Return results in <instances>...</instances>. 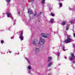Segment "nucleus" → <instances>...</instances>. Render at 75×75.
Wrapping results in <instances>:
<instances>
[{
  "label": "nucleus",
  "mask_w": 75,
  "mask_h": 75,
  "mask_svg": "<svg viewBox=\"0 0 75 75\" xmlns=\"http://www.w3.org/2000/svg\"><path fill=\"white\" fill-rule=\"evenodd\" d=\"M38 40L34 39L32 41V43L34 45L40 46V45H43L45 43V40L43 38H40L39 39V42L38 43Z\"/></svg>",
  "instance_id": "f257e3e1"
},
{
  "label": "nucleus",
  "mask_w": 75,
  "mask_h": 75,
  "mask_svg": "<svg viewBox=\"0 0 75 75\" xmlns=\"http://www.w3.org/2000/svg\"><path fill=\"white\" fill-rule=\"evenodd\" d=\"M72 41V39L71 38V36L69 35L67 36V39L65 40V42L66 43H69Z\"/></svg>",
  "instance_id": "f03ea898"
},
{
  "label": "nucleus",
  "mask_w": 75,
  "mask_h": 75,
  "mask_svg": "<svg viewBox=\"0 0 75 75\" xmlns=\"http://www.w3.org/2000/svg\"><path fill=\"white\" fill-rule=\"evenodd\" d=\"M69 59L70 60H75V56L73 54H71V56L69 57Z\"/></svg>",
  "instance_id": "7ed1b4c3"
},
{
  "label": "nucleus",
  "mask_w": 75,
  "mask_h": 75,
  "mask_svg": "<svg viewBox=\"0 0 75 75\" xmlns=\"http://www.w3.org/2000/svg\"><path fill=\"white\" fill-rule=\"evenodd\" d=\"M41 35L42 37H44V38H48V34H47L42 33H41Z\"/></svg>",
  "instance_id": "20e7f679"
},
{
  "label": "nucleus",
  "mask_w": 75,
  "mask_h": 75,
  "mask_svg": "<svg viewBox=\"0 0 75 75\" xmlns=\"http://www.w3.org/2000/svg\"><path fill=\"white\" fill-rule=\"evenodd\" d=\"M23 32L22 31H21V33L19 36V38L21 40H23V38H24V37L23 35Z\"/></svg>",
  "instance_id": "39448f33"
},
{
  "label": "nucleus",
  "mask_w": 75,
  "mask_h": 75,
  "mask_svg": "<svg viewBox=\"0 0 75 75\" xmlns=\"http://www.w3.org/2000/svg\"><path fill=\"white\" fill-rule=\"evenodd\" d=\"M40 51V49L38 47L35 48V49L34 50V51L35 53H38V52H39Z\"/></svg>",
  "instance_id": "423d86ee"
},
{
  "label": "nucleus",
  "mask_w": 75,
  "mask_h": 75,
  "mask_svg": "<svg viewBox=\"0 0 75 75\" xmlns=\"http://www.w3.org/2000/svg\"><path fill=\"white\" fill-rule=\"evenodd\" d=\"M6 15H7L8 17H11V18L13 19V17H12L11 14V13H7Z\"/></svg>",
  "instance_id": "0eeeda50"
},
{
  "label": "nucleus",
  "mask_w": 75,
  "mask_h": 75,
  "mask_svg": "<svg viewBox=\"0 0 75 75\" xmlns=\"http://www.w3.org/2000/svg\"><path fill=\"white\" fill-rule=\"evenodd\" d=\"M28 13L29 14H33V12H32V11L30 9H28Z\"/></svg>",
  "instance_id": "6e6552de"
},
{
  "label": "nucleus",
  "mask_w": 75,
  "mask_h": 75,
  "mask_svg": "<svg viewBox=\"0 0 75 75\" xmlns=\"http://www.w3.org/2000/svg\"><path fill=\"white\" fill-rule=\"evenodd\" d=\"M53 64V63L52 62H49V64H48V67H51V65H52Z\"/></svg>",
  "instance_id": "1a4fd4ad"
},
{
  "label": "nucleus",
  "mask_w": 75,
  "mask_h": 75,
  "mask_svg": "<svg viewBox=\"0 0 75 75\" xmlns=\"http://www.w3.org/2000/svg\"><path fill=\"white\" fill-rule=\"evenodd\" d=\"M37 17V14L36 12H35V13H34V16H33V18H35V17Z\"/></svg>",
  "instance_id": "9d476101"
},
{
  "label": "nucleus",
  "mask_w": 75,
  "mask_h": 75,
  "mask_svg": "<svg viewBox=\"0 0 75 75\" xmlns=\"http://www.w3.org/2000/svg\"><path fill=\"white\" fill-rule=\"evenodd\" d=\"M66 23H67V21H63L62 22V24L63 25H65Z\"/></svg>",
  "instance_id": "9b49d317"
},
{
  "label": "nucleus",
  "mask_w": 75,
  "mask_h": 75,
  "mask_svg": "<svg viewBox=\"0 0 75 75\" xmlns=\"http://www.w3.org/2000/svg\"><path fill=\"white\" fill-rule=\"evenodd\" d=\"M52 59V57H48V61H50Z\"/></svg>",
  "instance_id": "f8f14e48"
},
{
  "label": "nucleus",
  "mask_w": 75,
  "mask_h": 75,
  "mask_svg": "<svg viewBox=\"0 0 75 75\" xmlns=\"http://www.w3.org/2000/svg\"><path fill=\"white\" fill-rule=\"evenodd\" d=\"M50 23H54V19H51L50 21Z\"/></svg>",
  "instance_id": "ddd939ff"
},
{
  "label": "nucleus",
  "mask_w": 75,
  "mask_h": 75,
  "mask_svg": "<svg viewBox=\"0 0 75 75\" xmlns=\"http://www.w3.org/2000/svg\"><path fill=\"white\" fill-rule=\"evenodd\" d=\"M41 3L43 4H44L45 3V0H42L41 1Z\"/></svg>",
  "instance_id": "4468645a"
},
{
  "label": "nucleus",
  "mask_w": 75,
  "mask_h": 75,
  "mask_svg": "<svg viewBox=\"0 0 75 75\" xmlns=\"http://www.w3.org/2000/svg\"><path fill=\"white\" fill-rule=\"evenodd\" d=\"M68 29H69V25H67L66 28V30L67 31L68 30Z\"/></svg>",
  "instance_id": "2eb2a0df"
},
{
  "label": "nucleus",
  "mask_w": 75,
  "mask_h": 75,
  "mask_svg": "<svg viewBox=\"0 0 75 75\" xmlns=\"http://www.w3.org/2000/svg\"><path fill=\"white\" fill-rule=\"evenodd\" d=\"M28 69L29 70H30V69H31V67L30 66H29L28 67Z\"/></svg>",
  "instance_id": "dca6fc26"
},
{
  "label": "nucleus",
  "mask_w": 75,
  "mask_h": 75,
  "mask_svg": "<svg viewBox=\"0 0 75 75\" xmlns=\"http://www.w3.org/2000/svg\"><path fill=\"white\" fill-rule=\"evenodd\" d=\"M62 48L63 51H66V50L65 49V47L64 46H62Z\"/></svg>",
  "instance_id": "f3484780"
},
{
  "label": "nucleus",
  "mask_w": 75,
  "mask_h": 75,
  "mask_svg": "<svg viewBox=\"0 0 75 75\" xmlns=\"http://www.w3.org/2000/svg\"><path fill=\"white\" fill-rule=\"evenodd\" d=\"M59 4L60 7H62V3H59Z\"/></svg>",
  "instance_id": "a211bd4d"
},
{
  "label": "nucleus",
  "mask_w": 75,
  "mask_h": 75,
  "mask_svg": "<svg viewBox=\"0 0 75 75\" xmlns=\"http://www.w3.org/2000/svg\"><path fill=\"white\" fill-rule=\"evenodd\" d=\"M59 54H60V52H57L56 53V54H57V56H59Z\"/></svg>",
  "instance_id": "6ab92c4d"
},
{
  "label": "nucleus",
  "mask_w": 75,
  "mask_h": 75,
  "mask_svg": "<svg viewBox=\"0 0 75 75\" xmlns=\"http://www.w3.org/2000/svg\"><path fill=\"white\" fill-rule=\"evenodd\" d=\"M25 59L27 60L28 62V63H30V60H28V59L27 58H25Z\"/></svg>",
  "instance_id": "aec40b11"
},
{
  "label": "nucleus",
  "mask_w": 75,
  "mask_h": 75,
  "mask_svg": "<svg viewBox=\"0 0 75 75\" xmlns=\"http://www.w3.org/2000/svg\"><path fill=\"white\" fill-rule=\"evenodd\" d=\"M11 0H6V1L8 2V3H10Z\"/></svg>",
  "instance_id": "412c9836"
},
{
  "label": "nucleus",
  "mask_w": 75,
  "mask_h": 75,
  "mask_svg": "<svg viewBox=\"0 0 75 75\" xmlns=\"http://www.w3.org/2000/svg\"><path fill=\"white\" fill-rule=\"evenodd\" d=\"M47 7H51V5H50V4H48L47 5Z\"/></svg>",
  "instance_id": "4be33fe9"
},
{
  "label": "nucleus",
  "mask_w": 75,
  "mask_h": 75,
  "mask_svg": "<svg viewBox=\"0 0 75 75\" xmlns=\"http://www.w3.org/2000/svg\"><path fill=\"white\" fill-rule=\"evenodd\" d=\"M51 16L54 17V14L53 13H51Z\"/></svg>",
  "instance_id": "5701e85b"
},
{
  "label": "nucleus",
  "mask_w": 75,
  "mask_h": 75,
  "mask_svg": "<svg viewBox=\"0 0 75 75\" xmlns=\"http://www.w3.org/2000/svg\"><path fill=\"white\" fill-rule=\"evenodd\" d=\"M1 44H3L4 42V41L3 40H1Z\"/></svg>",
  "instance_id": "b1692460"
},
{
  "label": "nucleus",
  "mask_w": 75,
  "mask_h": 75,
  "mask_svg": "<svg viewBox=\"0 0 75 75\" xmlns=\"http://www.w3.org/2000/svg\"><path fill=\"white\" fill-rule=\"evenodd\" d=\"M20 13L19 11L18 12V15H20Z\"/></svg>",
  "instance_id": "393cba45"
},
{
  "label": "nucleus",
  "mask_w": 75,
  "mask_h": 75,
  "mask_svg": "<svg viewBox=\"0 0 75 75\" xmlns=\"http://www.w3.org/2000/svg\"><path fill=\"white\" fill-rule=\"evenodd\" d=\"M70 23H74V21H71Z\"/></svg>",
  "instance_id": "a878e982"
},
{
  "label": "nucleus",
  "mask_w": 75,
  "mask_h": 75,
  "mask_svg": "<svg viewBox=\"0 0 75 75\" xmlns=\"http://www.w3.org/2000/svg\"><path fill=\"white\" fill-rule=\"evenodd\" d=\"M72 62H73V64H75V60L72 61Z\"/></svg>",
  "instance_id": "bb28decb"
},
{
  "label": "nucleus",
  "mask_w": 75,
  "mask_h": 75,
  "mask_svg": "<svg viewBox=\"0 0 75 75\" xmlns=\"http://www.w3.org/2000/svg\"><path fill=\"white\" fill-rule=\"evenodd\" d=\"M73 36H74V37H75V33H73Z\"/></svg>",
  "instance_id": "cd10ccee"
},
{
  "label": "nucleus",
  "mask_w": 75,
  "mask_h": 75,
  "mask_svg": "<svg viewBox=\"0 0 75 75\" xmlns=\"http://www.w3.org/2000/svg\"><path fill=\"white\" fill-rule=\"evenodd\" d=\"M31 72L30 71H28V74H30Z\"/></svg>",
  "instance_id": "c85d7f7f"
},
{
  "label": "nucleus",
  "mask_w": 75,
  "mask_h": 75,
  "mask_svg": "<svg viewBox=\"0 0 75 75\" xmlns=\"http://www.w3.org/2000/svg\"><path fill=\"white\" fill-rule=\"evenodd\" d=\"M73 47H74V48H75V44H73Z\"/></svg>",
  "instance_id": "c756f323"
},
{
  "label": "nucleus",
  "mask_w": 75,
  "mask_h": 75,
  "mask_svg": "<svg viewBox=\"0 0 75 75\" xmlns=\"http://www.w3.org/2000/svg\"><path fill=\"white\" fill-rule=\"evenodd\" d=\"M64 34L66 35H67V33H64Z\"/></svg>",
  "instance_id": "7c9ffc66"
},
{
  "label": "nucleus",
  "mask_w": 75,
  "mask_h": 75,
  "mask_svg": "<svg viewBox=\"0 0 75 75\" xmlns=\"http://www.w3.org/2000/svg\"><path fill=\"white\" fill-rule=\"evenodd\" d=\"M9 52L10 53H11V51H9Z\"/></svg>",
  "instance_id": "2f4dec72"
},
{
  "label": "nucleus",
  "mask_w": 75,
  "mask_h": 75,
  "mask_svg": "<svg viewBox=\"0 0 75 75\" xmlns=\"http://www.w3.org/2000/svg\"><path fill=\"white\" fill-rule=\"evenodd\" d=\"M64 58H65V59H67V57H65Z\"/></svg>",
  "instance_id": "473e14b6"
},
{
  "label": "nucleus",
  "mask_w": 75,
  "mask_h": 75,
  "mask_svg": "<svg viewBox=\"0 0 75 75\" xmlns=\"http://www.w3.org/2000/svg\"><path fill=\"white\" fill-rule=\"evenodd\" d=\"M34 0H30V1H34Z\"/></svg>",
  "instance_id": "72a5a7b5"
},
{
  "label": "nucleus",
  "mask_w": 75,
  "mask_h": 75,
  "mask_svg": "<svg viewBox=\"0 0 75 75\" xmlns=\"http://www.w3.org/2000/svg\"><path fill=\"white\" fill-rule=\"evenodd\" d=\"M11 39H13V37H12L11 38Z\"/></svg>",
  "instance_id": "f704fd0d"
},
{
  "label": "nucleus",
  "mask_w": 75,
  "mask_h": 75,
  "mask_svg": "<svg viewBox=\"0 0 75 75\" xmlns=\"http://www.w3.org/2000/svg\"><path fill=\"white\" fill-rule=\"evenodd\" d=\"M62 1L63 0H61ZM61 0H58V1H60Z\"/></svg>",
  "instance_id": "c9c22d12"
},
{
  "label": "nucleus",
  "mask_w": 75,
  "mask_h": 75,
  "mask_svg": "<svg viewBox=\"0 0 75 75\" xmlns=\"http://www.w3.org/2000/svg\"><path fill=\"white\" fill-rule=\"evenodd\" d=\"M40 13H41V12H40Z\"/></svg>",
  "instance_id": "e433bc0d"
}]
</instances>
